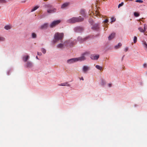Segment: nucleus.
Segmentation results:
<instances>
[{"mask_svg": "<svg viewBox=\"0 0 147 147\" xmlns=\"http://www.w3.org/2000/svg\"><path fill=\"white\" fill-rule=\"evenodd\" d=\"M83 19V18L80 16L78 17H73L67 20V22L70 23H74L82 21Z\"/></svg>", "mask_w": 147, "mask_h": 147, "instance_id": "1", "label": "nucleus"}, {"mask_svg": "<svg viewBox=\"0 0 147 147\" xmlns=\"http://www.w3.org/2000/svg\"><path fill=\"white\" fill-rule=\"evenodd\" d=\"M65 42L66 47H71L77 43V41L75 40H69L65 41Z\"/></svg>", "mask_w": 147, "mask_h": 147, "instance_id": "2", "label": "nucleus"}, {"mask_svg": "<svg viewBox=\"0 0 147 147\" xmlns=\"http://www.w3.org/2000/svg\"><path fill=\"white\" fill-rule=\"evenodd\" d=\"M64 34L63 33L57 32L54 35V38L55 40H60L63 38Z\"/></svg>", "mask_w": 147, "mask_h": 147, "instance_id": "3", "label": "nucleus"}, {"mask_svg": "<svg viewBox=\"0 0 147 147\" xmlns=\"http://www.w3.org/2000/svg\"><path fill=\"white\" fill-rule=\"evenodd\" d=\"M90 69V67L87 65H84L82 68V71L84 74L87 73Z\"/></svg>", "mask_w": 147, "mask_h": 147, "instance_id": "4", "label": "nucleus"}, {"mask_svg": "<svg viewBox=\"0 0 147 147\" xmlns=\"http://www.w3.org/2000/svg\"><path fill=\"white\" fill-rule=\"evenodd\" d=\"M61 22V21L60 20H54L51 23L49 27L50 28H53L60 23Z\"/></svg>", "mask_w": 147, "mask_h": 147, "instance_id": "5", "label": "nucleus"}, {"mask_svg": "<svg viewBox=\"0 0 147 147\" xmlns=\"http://www.w3.org/2000/svg\"><path fill=\"white\" fill-rule=\"evenodd\" d=\"M57 11V9L56 8L51 7L47 9V11L48 13L51 14L55 13Z\"/></svg>", "mask_w": 147, "mask_h": 147, "instance_id": "6", "label": "nucleus"}, {"mask_svg": "<svg viewBox=\"0 0 147 147\" xmlns=\"http://www.w3.org/2000/svg\"><path fill=\"white\" fill-rule=\"evenodd\" d=\"M69 2H65L63 3L61 6V8L62 9H66L69 6Z\"/></svg>", "mask_w": 147, "mask_h": 147, "instance_id": "7", "label": "nucleus"}, {"mask_svg": "<svg viewBox=\"0 0 147 147\" xmlns=\"http://www.w3.org/2000/svg\"><path fill=\"white\" fill-rule=\"evenodd\" d=\"M74 30L76 32L80 33L83 31L84 28L81 27L77 26L75 27L74 29Z\"/></svg>", "mask_w": 147, "mask_h": 147, "instance_id": "8", "label": "nucleus"}, {"mask_svg": "<svg viewBox=\"0 0 147 147\" xmlns=\"http://www.w3.org/2000/svg\"><path fill=\"white\" fill-rule=\"evenodd\" d=\"M77 62L76 58H74L68 59L67 61V63L69 64H71Z\"/></svg>", "mask_w": 147, "mask_h": 147, "instance_id": "9", "label": "nucleus"}, {"mask_svg": "<svg viewBox=\"0 0 147 147\" xmlns=\"http://www.w3.org/2000/svg\"><path fill=\"white\" fill-rule=\"evenodd\" d=\"M25 66L27 68H31L33 66V65L32 62L28 61L25 65Z\"/></svg>", "mask_w": 147, "mask_h": 147, "instance_id": "10", "label": "nucleus"}, {"mask_svg": "<svg viewBox=\"0 0 147 147\" xmlns=\"http://www.w3.org/2000/svg\"><path fill=\"white\" fill-rule=\"evenodd\" d=\"M99 57V55L92 54L90 56V58L91 59L94 60H97Z\"/></svg>", "mask_w": 147, "mask_h": 147, "instance_id": "11", "label": "nucleus"}, {"mask_svg": "<svg viewBox=\"0 0 147 147\" xmlns=\"http://www.w3.org/2000/svg\"><path fill=\"white\" fill-rule=\"evenodd\" d=\"M76 61H82L85 60L86 59V58H85L84 56L81 54L80 57L78 58H76Z\"/></svg>", "mask_w": 147, "mask_h": 147, "instance_id": "12", "label": "nucleus"}, {"mask_svg": "<svg viewBox=\"0 0 147 147\" xmlns=\"http://www.w3.org/2000/svg\"><path fill=\"white\" fill-rule=\"evenodd\" d=\"M57 47L58 48L63 49L66 47L65 42L62 43H60L57 45Z\"/></svg>", "mask_w": 147, "mask_h": 147, "instance_id": "13", "label": "nucleus"}, {"mask_svg": "<svg viewBox=\"0 0 147 147\" xmlns=\"http://www.w3.org/2000/svg\"><path fill=\"white\" fill-rule=\"evenodd\" d=\"M30 56L28 55H24L22 57V59L24 62H26L29 59Z\"/></svg>", "mask_w": 147, "mask_h": 147, "instance_id": "14", "label": "nucleus"}, {"mask_svg": "<svg viewBox=\"0 0 147 147\" xmlns=\"http://www.w3.org/2000/svg\"><path fill=\"white\" fill-rule=\"evenodd\" d=\"M142 46L145 50H147V42L145 40H143L142 41Z\"/></svg>", "mask_w": 147, "mask_h": 147, "instance_id": "15", "label": "nucleus"}, {"mask_svg": "<svg viewBox=\"0 0 147 147\" xmlns=\"http://www.w3.org/2000/svg\"><path fill=\"white\" fill-rule=\"evenodd\" d=\"M82 54L83 56H84L85 58H86V57H88L90 55V52L89 51H85Z\"/></svg>", "mask_w": 147, "mask_h": 147, "instance_id": "16", "label": "nucleus"}, {"mask_svg": "<svg viewBox=\"0 0 147 147\" xmlns=\"http://www.w3.org/2000/svg\"><path fill=\"white\" fill-rule=\"evenodd\" d=\"M48 26V23H44L43 24L41 25L40 26V28L42 29H46Z\"/></svg>", "mask_w": 147, "mask_h": 147, "instance_id": "17", "label": "nucleus"}, {"mask_svg": "<svg viewBox=\"0 0 147 147\" xmlns=\"http://www.w3.org/2000/svg\"><path fill=\"white\" fill-rule=\"evenodd\" d=\"M60 86H67L70 87L71 85L69 83V82H65L62 83L59 85Z\"/></svg>", "mask_w": 147, "mask_h": 147, "instance_id": "18", "label": "nucleus"}, {"mask_svg": "<svg viewBox=\"0 0 147 147\" xmlns=\"http://www.w3.org/2000/svg\"><path fill=\"white\" fill-rule=\"evenodd\" d=\"M115 34L114 33L111 34L108 37V39L109 40H111L113 39L115 37Z\"/></svg>", "mask_w": 147, "mask_h": 147, "instance_id": "19", "label": "nucleus"}, {"mask_svg": "<svg viewBox=\"0 0 147 147\" xmlns=\"http://www.w3.org/2000/svg\"><path fill=\"white\" fill-rule=\"evenodd\" d=\"M99 28L98 24H94L93 27H92V28L94 30H96Z\"/></svg>", "mask_w": 147, "mask_h": 147, "instance_id": "20", "label": "nucleus"}, {"mask_svg": "<svg viewBox=\"0 0 147 147\" xmlns=\"http://www.w3.org/2000/svg\"><path fill=\"white\" fill-rule=\"evenodd\" d=\"M122 46V44L120 42L118 43L117 45L115 46L114 47V49H117L120 48Z\"/></svg>", "mask_w": 147, "mask_h": 147, "instance_id": "21", "label": "nucleus"}, {"mask_svg": "<svg viewBox=\"0 0 147 147\" xmlns=\"http://www.w3.org/2000/svg\"><path fill=\"white\" fill-rule=\"evenodd\" d=\"M83 39V38L80 36H78L77 38V41L80 43H82L84 42Z\"/></svg>", "mask_w": 147, "mask_h": 147, "instance_id": "22", "label": "nucleus"}, {"mask_svg": "<svg viewBox=\"0 0 147 147\" xmlns=\"http://www.w3.org/2000/svg\"><path fill=\"white\" fill-rule=\"evenodd\" d=\"M95 67L97 69L100 71H101L102 69V67L98 65H96Z\"/></svg>", "mask_w": 147, "mask_h": 147, "instance_id": "23", "label": "nucleus"}, {"mask_svg": "<svg viewBox=\"0 0 147 147\" xmlns=\"http://www.w3.org/2000/svg\"><path fill=\"white\" fill-rule=\"evenodd\" d=\"M31 36L32 38H36L37 37V35L35 33L32 32L31 33Z\"/></svg>", "mask_w": 147, "mask_h": 147, "instance_id": "24", "label": "nucleus"}, {"mask_svg": "<svg viewBox=\"0 0 147 147\" xmlns=\"http://www.w3.org/2000/svg\"><path fill=\"white\" fill-rule=\"evenodd\" d=\"M4 28L6 30H9L11 28V27L9 25H7L5 26Z\"/></svg>", "mask_w": 147, "mask_h": 147, "instance_id": "25", "label": "nucleus"}, {"mask_svg": "<svg viewBox=\"0 0 147 147\" xmlns=\"http://www.w3.org/2000/svg\"><path fill=\"white\" fill-rule=\"evenodd\" d=\"M40 50L42 53L44 54H45L46 53V50L45 48H41Z\"/></svg>", "mask_w": 147, "mask_h": 147, "instance_id": "26", "label": "nucleus"}, {"mask_svg": "<svg viewBox=\"0 0 147 147\" xmlns=\"http://www.w3.org/2000/svg\"><path fill=\"white\" fill-rule=\"evenodd\" d=\"M39 7L38 6H36L32 8L31 11V12H33L37 9Z\"/></svg>", "mask_w": 147, "mask_h": 147, "instance_id": "27", "label": "nucleus"}, {"mask_svg": "<svg viewBox=\"0 0 147 147\" xmlns=\"http://www.w3.org/2000/svg\"><path fill=\"white\" fill-rule=\"evenodd\" d=\"M105 80H104L103 79H101V82L100 84L102 85H104L105 84Z\"/></svg>", "mask_w": 147, "mask_h": 147, "instance_id": "28", "label": "nucleus"}, {"mask_svg": "<svg viewBox=\"0 0 147 147\" xmlns=\"http://www.w3.org/2000/svg\"><path fill=\"white\" fill-rule=\"evenodd\" d=\"M5 40V38L2 36H0V42L4 41Z\"/></svg>", "mask_w": 147, "mask_h": 147, "instance_id": "29", "label": "nucleus"}, {"mask_svg": "<svg viewBox=\"0 0 147 147\" xmlns=\"http://www.w3.org/2000/svg\"><path fill=\"white\" fill-rule=\"evenodd\" d=\"M137 37L136 36H134V39H133V41H134V43H135L137 41Z\"/></svg>", "mask_w": 147, "mask_h": 147, "instance_id": "30", "label": "nucleus"}, {"mask_svg": "<svg viewBox=\"0 0 147 147\" xmlns=\"http://www.w3.org/2000/svg\"><path fill=\"white\" fill-rule=\"evenodd\" d=\"M90 38V36H87L86 37H85V38H84L83 40H84V42L85 41H86V40H88V39L89 38Z\"/></svg>", "mask_w": 147, "mask_h": 147, "instance_id": "31", "label": "nucleus"}, {"mask_svg": "<svg viewBox=\"0 0 147 147\" xmlns=\"http://www.w3.org/2000/svg\"><path fill=\"white\" fill-rule=\"evenodd\" d=\"M139 30L142 32H144L145 31V30H144L141 27H140L138 28Z\"/></svg>", "mask_w": 147, "mask_h": 147, "instance_id": "32", "label": "nucleus"}, {"mask_svg": "<svg viewBox=\"0 0 147 147\" xmlns=\"http://www.w3.org/2000/svg\"><path fill=\"white\" fill-rule=\"evenodd\" d=\"M134 15L136 17H138L139 16V14L136 12H134Z\"/></svg>", "mask_w": 147, "mask_h": 147, "instance_id": "33", "label": "nucleus"}, {"mask_svg": "<svg viewBox=\"0 0 147 147\" xmlns=\"http://www.w3.org/2000/svg\"><path fill=\"white\" fill-rule=\"evenodd\" d=\"M111 22L112 23L115 21L116 20V19L113 17H112L111 19Z\"/></svg>", "mask_w": 147, "mask_h": 147, "instance_id": "34", "label": "nucleus"}, {"mask_svg": "<svg viewBox=\"0 0 147 147\" xmlns=\"http://www.w3.org/2000/svg\"><path fill=\"white\" fill-rule=\"evenodd\" d=\"M135 1L136 2H139L140 3H142L143 2V1L142 0H136Z\"/></svg>", "mask_w": 147, "mask_h": 147, "instance_id": "35", "label": "nucleus"}, {"mask_svg": "<svg viewBox=\"0 0 147 147\" xmlns=\"http://www.w3.org/2000/svg\"><path fill=\"white\" fill-rule=\"evenodd\" d=\"M84 11L83 10H81L80 11V13H81V14L82 15H83L84 14Z\"/></svg>", "mask_w": 147, "mask_h": 147, "instance_id": "36", "label": "nucleus"}, {"mask_svg": "<svg viewBox=\"0 0 147 147\" xmlns=\"http://www.w3.org/2000/svg\"><path fill=\"white\" fill-rule=\"evenodd\" d=\"M89 23L90 24H93V20L92 19L89 20Z\"/></svg>", "mask_w": 147, "mask_h": 147, "instance_id": "37", "label": "nucleus"}, {"mask_svg": "<svg viewBox=\"0 0 147 147\" xmlns=\"http://www.w3.org/2000/svg\"><path fill=\"white\" fill-rule=\"evenodd\" d=\"M123 4V2H121V3L119 4L118 6V7L119 8L120 7L122 6Z\"/></svg>", "mask_w": 147, "mask_h": 147, "instance_id": "38", "label": "nucleus"}, {"mask_svg": "<svg viewBox=\"0 0 147 147\" xmlns=\"http://www.w3.org/2000/svg\"><path fill=\"white\" fill-rule=\"evenodd\" d=\"M128 49H129V48L128 47H125L124 50V51L125 52H127L128 50Z\"/></svg>", "mask_w": 147, "mask_h": 147, "instance_id": "39", "label": "nucleus"}, {"mask_svg": "<svg viewBox=\"0 0 147 147\" xmlns=\"http://www.w3.org/2000/svg\"><path fill=\"white\" fill-rule=\"evenodd\" d=\"M147 66V64L146 63H144L143 65V67L144 68H146Z\"/></svg>", "mask_w": 147, "mask_h": 147, "instance_id": "40", "label": "nucleus"}, {"mask_svg": "<svg viewBox=\"0 0 147 147\" xmlns=\"http://www.w3.org/2000/svg\"><path fill=\"white\" fill-rule=\"evenodd\" d=\"M6 2L5 0H0V3H4Z\"/></svg>", "mask_w": 147, "mask_h": 147, "instance_id": "41", "label": "nucleus"}, {"mask_svg": "<svg viewBox=\"0 0 147 147\" xmlns=\"http://www.w3.org/2000/svg\"><path fill=\"white\" fill-rule=\"evenodd\" d=\"M108 22V19H106L105 20L103 21V22H105V23H107Z\"/></svg>", "mask_w": 147, "mask_h": 147, "instance_id": "42", "label": "nucleus"}, {"mask_svg": "<svg viewBox=\"0 0 147 147\" xmlns=\"http://www.w3.org/2000/svg\"><path fill=\"white\" fill-rule=\"evenodd\" d=\"M58 40H56L55 39V40H53V42L54 44L56 42H57Z\"/></svg>", "mask_w": 147, "mask_h": 147, "instance_id": "43", "label": "nucleus"}, {"mask_svg": "<svg viewBox=\"0 0 147 147\" xmlns=\"http://www.w3.org/2000/svg\"><path fill=\"white\" fill-rule=\"evenodd\" d=\"M96 15L97 16H100V13L98 11H96Z\"/></svg>", "mask_w": 147, "mask_h": 147, "instance_id": "44", "label": "nucleus"}, {"mask_svg": "<svg viewBox=\"0 0 147 147\" xmlns=\"http://www.w3.org/2000/svg\"><path fill=\"white\" fill-rule=\"evenodd\" d=\"M37 55H38L41 56L42 55V54L41 53H39L38 52H37Z\"/></svg>", "mask_w": 147, "mask_h": 147, "instance_id": "45", "label": "nucleus"}, {"mask_svg": "<svg viewBox=\"0 0 147 147\" xmlns=\"http://www.w3.org/2000/svg\"><path fill=\"white\" fill-rule=\"evenodd\" d=\"M112 85L111 84H108V86L109 87H110Z\"/></svg>", "mask_w": 147, "mask_h": 147, "instance_id": "46", "label": "nucleus"}, {"mask_svg": "<svg viewBox=\"0 0 147 147\" xmlns=\"http://www.w3.org/2000/svg\"><path fill=\"white\" fill-rule=\"evenodd\" d=\"M144 30H145V31L146 30V25L145 24L144 25Z\"/></svg>", "mask_w": 147, "mask_h": 147, "instance_id": "47", "label": "nucleus"}, {"mask_svg": "<svg viewBox=\"0 0 147 147\" xmlns=\"http://www.w3.org/2000/svg\"><path fill=\"white\" fill-rule=\"evenodd\" d=\"M80 80H84V79L83 77H82L81 78H80Z\"/></svg>", "mask_w": 147, "mask_h": 147, "instance_id": "48", "label": "nucleus"}, {"mask_svg": "<svg viewBox=\"0 0 147 147\" xmlns=\"http://www.w3.org/2000/svg\"><path fill=\"white\" fill-rule=\"evenodd\" d=\"M36 59H38V57H37V56H36Z\"/></svg>", "mask_w": 147, "mask_h": 147, "instance_id": "49", "label": "nucleus"}, {"mask_svg": "<svg viewBox=\"0 0 147 147\" xmlns=\"http://www.w3.org/2000/svg\"><path fill=\"white\" fill-rule=\"evenodd\" d=\"M7 74L8 75H9V73L8 71V72H7Z\"/></svg>", "mask_w": 147, "mask_h": 147, "instance_id": "50", "label": "nucleus"}]
</instances>
